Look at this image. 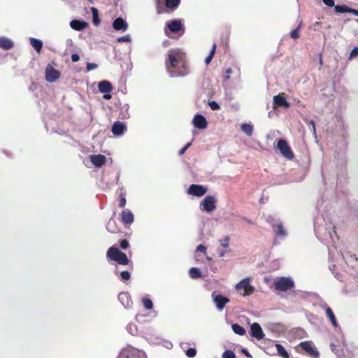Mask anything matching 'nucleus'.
<instances>
[{
  "label": "nucleus",
  "instance_id": "1",
  "mask_svg": "<svg viewBox=\"0 0 358 358\" xmlns=\"http://www.w3.org/2000/svg\"><path fill=\"white\" fill-rule=\"evenodd\" d=\"M165 64L171 78L184 77L189 74L185 54L180 49H170Z\"/></svg>",
  "mask_w": 358,
  "mask_h": 358
},
{
  "label": "nucleus",
  "instance_id": "2",
  "mask_svg": "<svg viewBox=\"0 0 358 358\" xmlns=\"http://www.w3.org/2000/svg\"><path fill=\"white\" fill-rule=\"evenodd\" d=\"M106 256L108 259L113 260L121 265H127L129 262L126 254L121 252L118 248L114 246L110 247L108 250Z\"/></svg>",
  "mask_w": 358,
  "mask_h": 358
},
{
  "label": "nucleus",
  "instance_id": "3",
  "mask_svg": "<svg viewBox=\"0 0 358 358\" xmlns=\"http://www.w3.org/2000/svg\"><path fill=\"white\" fill-rule=\"evenodd\" d=\"M251 282L252 278L247 277L237 283L235 286V288L243 296H250L254 292L255 290L254 287L250 284Z\"/></svg>",
  "mask_w": 358,
  "mask_h": 358
},
{
  "label": "nucleus",
  "instance_id": "4",
  "mask_svg": "<svg viewBox=\"0 0 358 358\" xmlns=\"http://www.w3.org/2000/svg\"><path fill=\"white\" fill-rule=\"evenodd\" d=\"M266 220L272 226L273 230L277 236L282 238L287 236V231L284 228L282 223L280 220L276 219L273 215H269L266 217Z\"/></svg>",
  "mask_w": 358,
  "mask_h": 358
},
{
  "label": "nucleus",
  "instance_id": "5",
  "mask_svg": "<svg viewBox=\"0 0 358 358\" xmlns=\"http://www.w3.org/2000/svg\"><path fill=\"white\" fill-rule=\"evenodd\" d=\"M273 285L275 289L281 292H287L294 287V282L291 277L276 278Z\"/></svg>",
  "mask_w": 358,
  "mask_h": 358
},
{
  "label": "nucleus",
  "instance_id": "6",
  "mask_svg": "<svg viewBox=\"0 0 358 358\" xmlns=\"http://www.w3.org/2000/svg\"><path fill=\"white\" fill-rule=\"evenodd\" d=\"M217 200L214 196H206L200 203V208L203 211L210 213L216 208Z\"/></svg>",
  "mask_w": 358,
  "mask_h": 358
},
{
  "label": "nucleus",
  "instance_id": "7",
  "mask_svg": "<svg viewBox=\"0 0 358 358\" xmlns=\"http://www.w3.org/2000/svg\"><path fill=\"white\" fill-rule=\"evenodd\" d=\"M211 297L214 304L219 311L223 310L225 305L229 302V299L216 292H213L211 294Z\"/></svg>",
  "mask_w": 358,
  "mask_h": 358
},
{
  "label": "nucleus",
  "instance_id": "8",
  "mask_svg": "<svg viewBox=\"0 0 358 358\" xmlns=\"http://www.w3.org/2000/svg\"><path fill=\"white\" fill-rule=\"evenodd\" d=\"M309 356L313 358H319L320 352L315 348L311 341H303L299 345Z\"/></svg>",
  "mask_w": 358,
  "mask_h": 358
},
{
  "label": "nucleus",
  "instance_id": "9",
  "mask_svg": "<svg viewBox=\"0 0 358 358\" xmlns=\"http://www.w3.org/2000/svg\"><path fill=\"white\" fill-rule=\"evenodd\" d=\"M277 146L284 157L289 159H292L294 157V155L290 149V147L285 140L280 139L278 141Z\"/></svg>",
  "mask_w": 358,
  "mask_h": 358
},
{
  "label": "nucleus",
  "instance_id": "10",
  "mask_svg": "<svg viewBox=\"0 0 358 358\" xmlns=\"http://www.w3.org/2000/svg\"><path fill=\"white\" fill-rule=\"evenodd\" d=\"M250 334L252 337L256 338L257 341H261L265 336L260 324L257 322H254L251 324Z\"/></svg>",
  "mask_w": 358,
  "mask_h": 358
},
{
  "label": "nucleus",
  "instance_id": "11",
  "mask_svg": "<svg viewBox=\"0 0 358 358\" xmlns=\"http://www.w3.org/2000/svg\"><path fill=\"white\" fill-rule=\"evenodd\" d=\"M207 192V188L203 185H191L187 190V193L189 194L196 196H201L204 195Z\"/></svg>",
  "mask_w": 358,
  "mask_h": 358
},
{
  "label": "nucleus",
  "instance_id": "12",
  "mask_svg": "<svg viewBox=\"0 0 358 358\" xmlns=\"http://www.w3.org/2000/svg\"><path fill=\"white\" fill-rule=\"evenodd\" d=\"M59 72L52 66L48 65L45 69V79L49 83H54L59 77Z\"/></svg>",
  "mask_w": 358,
  "mask_h": 358
},
{
  "label": "nucleus",
  "instance_id": "13",
  "mask_svg": "<svg viewBox=\"0 0 358 358\" xmlns=\"http://www.w3.org/2000/svg\"><path fill=\"white\" fill-rule=\"evenodd\" d=\"M194 127L199 129H204L207 127L208 122L206 117L201 114H196L192 120Z\"/></svg>",
  "mask_w": 358,
  "mask_h": 358
},
{
  "label": "nucleus",
  "instance_id": "14",
  "mask_svg": "<svg viewBox=\"0 0 358 358\" xmlns=\"http://www.w3.org/2000/svg\"><path fill=\"white\" fill-rule=\"evenodd\" d=\"M126 130L125 124L120 121H116L113 123L112 126V132L115 136H122Z\"/></svg>",
  "mask_w": 358,
  "mask_h": 358
},
{
  "label": "nucleus",
  "instance_id": "15",
  "mask_svg": "<svg viewBox=\"0 0 358 358\" xmlns=\"http://www.w3.org/2000/svg\"><path fill=\"white\" fill-rule=\"evenodd\" d=\"M113 27L116 31H122L124 32L127 30L128 24L122 17H117L113 21Z\"/></svg>",
  "mask_w": 358,
  "mask_h": 358
},
{
  "label": "nucleus",
  "instance_id": "16",
  "mask_svg": "<svg viewBox=\"0 0 358 358\" xmlns=\"http://www.w3.org/2000/svg\"><path fill=\"white\" fill-rule=\"evenodd\" d=\"M118 299L125 308H130L132 306L133 303L128 293H120L118 295Z\"/></svg>",
  "mask_w": 358,
  "mask_h": 358
},
{
  "label": "nucleus",
  "instance_id": "17",
  "mask_svg": "<svg viewBox=\"0 0 358 358\" xmlns=\"http://www.w3.org/2000/svg\"><path fill=\"white\" fill-rule=\"evenodd\" d=\"M322 307L325 310L326 315L330 320L333 327H337L338 324L331 308L329 306H328L327 303H324L323 305H322Z\"/></svg>",
  "mask_w": 358,
  "mask_h": 358
},
{
  "label": "nucleus",
  "instance_id": "18",
  "mask_svg": "<svg viewBox=\"0 0 358 358\" xmlns=\"http://www.w3.org/2000/svg\"><path fill=\"white\" fill-rule=\"evenodd\" d=\"M134 217L129 209L124 210L121 213V220L124 224H131L134 222Z\"/></svg>",
  "mask_w": 358,
  "mask_h": 358
},
{
  "label": "nucleus",
  "instance_id": "19",
  "mask_svg": "<svg viewBox=\"0 0 358 358\" xmlns=\"http://www.w3.org/2000/svg\"><path fill=\"white\" fill-rule=\"evenodd\" d=\"M106 158L103 155H92L90 161L96 167H101L106 163Z\"/></svg>",
  "mask_w": 358,
  "mask_h": 358
},
{
  "label": "nucleus",
  "instance_id": "20",
  "mask_svg": "<svg viewBox=\"0 0 358 358\" xmlns=\"http://www.w3.org/2000/svg\"><path fill=\"white\" fill-rule=\"evenodd\" d=\"M14 47L13 41L6 36H0V48L9 50Z\"/></svg>",
  "mask_w": 358,
  "mask_h": 358
},
{
  "label": "nucleus",
  "instance_id": "21",
  "mask_svg": "<svg viewBox=\"0 0 358 358\" xmlns=\"http://www.w3.org/2000/svg\"><path fill=\"white\" fill-rule=\"evenodd\" d=\"M71 27L76 31H82L88 26V23L78 20H73L70 22Z\"/></svg>",
  "mask_w": 358,
  "mask_h": 358
},
{
  "label": "nucleus",
  "instance_id": "22",
  "mask_svg": "<svg viewBox=\"0 0 358 358\" xmlns=\"http://www.w3.org/2000/svg\"><path fill=\"white\" fill-rule=\"evenodd\" d=\"M98 89L101 93H110L113 90V86L109 81L102 80L99 83Z\"/></svg>",
  "mask_w": 358,
  "mask_h": 358
},
{
  "label": "nucleus",
  "instance_id": "23",
  "mask_svg": "<svg viewBox=\"0 0 358 358\" xmlns=\"http://www.w3.org/2000/svg\"><path fill=\"white\" fill-rule=\"evenodd\" d=\"M120 118L122 120L128 119L130 117L129 106L127 103H120Z\"/></svg>",
  "mask_w": 358,
  "mask_h": 358
},
{
  "label": "nucleus",
  "instance_id": "24",
  "mask_svg": "<svg viewBox=\"0 0 358 358\" xmlns=\"http://www.w3.org/2000/svg\"><path fill=\"white\" fill-rule=\"evenodd\" d=\"M166 27L171 32L176 33L181 29L182 23L178 20H174L167 23Z\"/></svg>",
  "mask_w": 358,
  "mask_h": 358
},
{
  "label": "nucleus",
  "instance_id": "25",
  "mask_svg": "<svg viewBox=\"0 0 358 358\" xmlns=\"http://www.w3.org/2000/svg\"><path fill=\"white\" fill-rule=\"evenodd\" d=\"M273 103L278 106H284L285 108H288L290 105L286 99L280 94L273 96Z\"/></svg>",
  "mask_w": 358,
  "mask_h": 358
},
{
  "label": "nucleus",
  "instance_id": "26",
  "mask_svg": "<svg viewBox=\"0 0 358 358\" xmlns=\"http://www.w3.org/2000/svg\"><path fill=\"white\" fill-rule=\"evenodd\" d=\"M29 41L31 46L36 50V52H39L43 47L42 41L34 38H30Z\"/></svg>",
  "mask_w": 358,
  "mask_h": 358
},
{
  "label": "nucleus",
  "instance_id": "27",
  "mask_svg": "<svg viewBox=\"0 0 358 358\" xmlns=\"http://www.w3.org/2000/svg\"><path fill=\"white\" fill-rule=\"evenodd\" d=\"M106 229L110 233H117L118 231V228L117 227L116 222L113 219H110L106 225Z\"/></svg>",
  "mask_w": 358,
  "mask_h": 358
},
{
  "label": "nucleus",
  "instance_id": "28",
  "mask_svg": "<svg viewBox=\"0 0 358 358\" xmlns=\"http://www.w3.org/2000/svg\"><path fill=\"white\" fill-rule=\"evenodd\" d=\"M275 348L278 352V355L282 357V358H289V354L285 350V348L280 344H275Z\"/></svg>",
  "mask_w": 358,
  "mask_h": 358
},
{
  "label": "nucleus",
  "instance_id": "29",
  "mask_svg": "<svg viewBox=\"0 0 358 358\" xmlns=\"http://www.w3.org/2000/svg\"><path fill=\"white\" fill-rule=\"evenodd\" d=\"M231 329L236 334L239 336H243L246 332L245 329L238 324H233L231 325Z\"/></svg>",
  "mask_w": 358,
  "mask_h": 358
},
{
  "label": "nucleus",
  "instance_id": "30",
  "mask_svg": "<svg viewBox=\"0 0 358 358\" xmlns=\"http://www.w3.org/2000/svg\"><path fill=\"white\" fill-rule=\"evenodd\" d=\"M92 13V21L95 26H98L100 24V20L99 17V10L94 7L91 8Z\"/></svg>",
  "mask_w": 358,
  "mask_h": 358
},
{
  "label": "nucleus",
  "instance_id": "31",
  "mask_svg": "<svg viewBox=\"0 0 358 358\" xmlns=\"http://www.w3.org/2000/svg\"><path fill=\"white\" fill-rule=\"evenodd\" d=\"M241 130L248 136H252L253 132V127L250 124H243L241 125Z\"/></svg>",
  "mask_w": 358,
  "mask_h": 358
},
{
  "label": "nucleus",
  "instance_id": "32",
  "mask_svg": "<svg viewBox=\"0 0 358 358\" xmlns=\"http://www.w3.org/2000/svg\"><path fill=\"white\" fill-rule=\"evenodd\" d=\"M189 275L193 279L199 278L201 276V271L196 267H192L189 271Z\"/></svg>",
  "mask_w": 358,
  "mask_h": 358
},
{
  "label": "nucleus",
  "instance_id": "33",
  "mask_svg": "<svg viewBox=\"0 0 358 358\" xmlns=\"http://www.w3.org/2000/svg\"><path fill=\"white\" fill-rule=\"evenodd\" d=\"M180 0H165L166 7L168 8L176 9L178 7Z\"/></svg>",
  "mask_w": 358,
  "mask_h": 358
},
{
  "label": "nucleus",
  "instance_id": "34",
  "mask_svg": "<svg viewBox=\"0 0 358 358\" xmlns=\"http://www.w3.org/2000/svg\"><path fill=\"white\" fill-rule=\"evenodd\" d=\"M142 303L146 310H150L153 307L152 301L148 298H143Z\"/></svg>",
  "mask_w": 358,
  "mask_h": 358
},
{
  "label": "nucleus",
  "instance_id": "35",
  "mask_svg": "<svg viewBox=\"0 0 358 358\" xmlns=\"http://www.w3.org/2000/svg\"><path fill=\"white\" fill-rule=\"evenodd\" d=\"M348 8H349V7L345 5H343V6L336 5L334 6L335 11L338 13H348Z\"/></svg>",
  "mask_w": 358,
  "mask_h": 358
},
{
  "label": "nucleus",
  "instance_id": "36",
  "mask_svg": "<svg viewBox=\"0 0 358 358\" xmlns=\"http://www.w3.org/2000/svg\"><path fill=\"white\" fill-rule=\"evenodd\" d=\"M215 48H216V45H215V43H214L213 45L211 50L210 51L209 55L205 59V62H206V64H208L211 62V60H212V59L213 57V55L215 54Z\"/></svg>",
  "mask_w": 358,
  "mask_h": 358
},
{
  "label": "nucleus",
  "instance_id": "37",
  "mask_svg": "<svg viewBox=\"0 0 358 358\" xmlns=\"http://www.w3.org/2000/svg\"><path fill=\"white\" fill-rule=\"evenodd\" d=\"M127 331L131 335H136L138 332L137 326L134 324H129L127 327Z\"/></svg>",
  "mask_w": 358,
  "mask_h": 358
},
{
  "label": "nucleus",
  "instance_id": "38",
  "mask_svg": "<svg viewBox=\"0 0 358 358\" xmlns=\"http://www.w3.org/2000/svg\"><path fill=\"white\" fill-rule=\"evenodd\" d=\"M222 358H236V355L233 351L227 350L222 353Z\"/></svg>",
  "mask_w": 358,
  "mask_h": 358
},
{
  "label": "nucleus",
  "instance_id": "39",
  "mask_svg": "<svg viewBox=\"0 0 358 358\" xmlns=\"http://www.w3.org/2000/svg\"><path fill=\"white\" fill-rule=\"evenodd\" d=\"M185 355L188 357L193 358L196 355V350L193 348H189L186 350Z\"/></svg>",
  "mask_w": 358,
  "mask_h": 358
},
{
  "label": "nucleus",
  "instance_id": "40",
  "mask_svg": "<svg viewBox=\"0 0 358 358\" xmlns=\"http://www.w3.org/2000/svg\"><path fill=\"white\" fill-rule=\"evenodd\" d=\"M126 203H127V201H126V198H125V194L121 193L120 194V199H119V206L120 208H124Z\"/></svg>",
  "mask_w": 358,
  "mask_h": 358
},
{
  "label": "nucleus",
  "instance_id": "41",
  "mask_svg": "<svg viewBox=\"0 0 358 358\" xmlns=\"http://www.w3.org/2000/svg\"><path fill=\"white\" fill-rule=\"evenodd\" d=\"M219 242L222 248H227L229 245V238L228 236H225L224 238L220 239Z\"/></svg>",
  "mask_w": 358,
  "mask_h": 358
},
{
  "label": "nucleus",
  "instance_id": "42",
  "mask_svg": "<svg viewBox=\"0 0 358 358\" xmlns=\"http://www.w3.org/2000/svg\"><path fill=\"white\" fill-rule=\"evenodd\" d=\"M120 278L122 280H129L131 278V274L127 271H124L120 273Z\"/></svg>",
  "mask_w": 358,
  "mask_h": 358
},
{
  "label": "nucleus",
  "instance_id": "43",
  "mask_svg": "<svg viewBox=\"0 0 358 358\" xmlns=\"http://www.w3.org/2000/svg\"><path fill=\"white\" fill-rule=\"evenodd\" d=\"M208 105H209L210 109L213 110H217L220 109V106L219 103L215 101H210L208 102Z\"/></svg>",
  "mask_w": 358,
  "mask_h": 358
},
{
  "label": "nucleus",
  "instance_id": "44",
  "mask_svg": "<svg viewBox=\"0 0 358 358\" xmlns=\"http://www.w3.org/2000/svg\"><path fill=\"white\" fill-rule=\"evenodd\" d=\"M308 126L310 131H313V134L315 136H316V128L315 125V122L313 120H310L308 122Z\"/></svg>",
  "mask_w": 358,
  "mask_h": 358
},
{
  "label": "nucleus",
  "instance_id": "45",
  "mask_svg": "<svg viewBox=\"0 0 358 358\" xmlns=\"http://www.w3.org/2000/svg\"><path fill=\"white\" fill-rule=\"evenodd\" d=\"M117 42L122 43V42H130L131 41V36L130 35L127 34L121 37H119L117 39Z\"/></svg>",
  "mask_w": 358,
  "mask_h": 358
},
{
  "label": "nucleus",
  "instance_id": "46",
  "mask_svg": "<svg viewBox=\"0 0 358 358\" xmlns=\"http://www.w3.org/2000/svg\"><path fill=\"white\" fill-rule=\"evenodd\" d=\"M300 26H301V24H299V26L296 29H294L292 31H291L290 36L292 38L297 39V38H299V34L298 33V29L300 28Z\"/></svg>",
  "mask_w": 358,
  "mask_h": 358
},
{
  "label": "nucleus",
  "instance_id": "47",
  "mask_svg": "<svg viewBox=\"0 0 358 358\" xmlns=\"http://www.w3.org/2000/svg\"><path fill=\"white\" fill-rule=\"evenodd\" d=\"M120 246L122 249L126 250L129 248V241L126 239H123L121 241Z\"/></svg>",
  "mask_w": 358,
  "mask_h": 358
},
{
  "label": "nucleus",
  "instance_id": "48",
  "mask_svg": "<svg viewBox=\"0 0 358 358\" xmlns=\"http://www.w3.org/2000/svg\"><path fill=\"white\" fill-rule=\"evenodd\" d=\"M357 55H358V47H355L351 51L350 56H349V59H352V58L357 57Z\"/></svg>",
  "mask_w": 358,
  "mask_h": 358
},
{
  "label": "nucleus",
  "instance_id": "49",
  "mask_svg": "<svg viewBox=\"0 0 358 358\" xmlns=\"http://www.w3.org/2000/svg\"><path fill=\"white\" fill-rule=\"evenodd\" d=\"M97 64L94 63H87V70L88 71L96 69L97 68Z\"/></svg>",
  "mask_w": 358,
  "mask_h": 358
},
{
  "label": "nucleus",
  "instance_id": "50",
  "mask_svg": "<svg viewBox=\"0 0 358 358\" xmlns=\"http://www.w3.org/2000/svg\"><path fill=\"white\" fill-rule=\"evenodd\" d=\"M323 3L329 7H334V0H322Z\"/></svg>",
  "mask_w": 358,
  "mask_h": 358
},
{
  "label": "nucleus",
  "instance_id": "51",
  "mask_svg": "<svg viewBox=\"0 0 358 358\" xmlns=\"http://www.w3.org/2000/svg\"><path fill=\"white\" fill-rule=\"evenodd\" d=\"M231 73H232V70L231 68H229L226 70L225 76H224L225 80H228L230 78Z\"/></svg>",
  "mask_w": 358,
  "mask_h": 358
},
{
  "label": "nucleus",
  "instance_id": "52",
  "mask_svg": "<svg viewBox=\"0 0 358 358\" xmlns=\"http://www.w3.org/2000/svg\"><path fill=\"white\" fill-rule=\"evenodd\" d=\"M196 252H201L203 253H206V247L203 245H199L196 248Z\"/></svg>",
  "mask_w": 358,
  "mask_h": 358
},
{
  "label": "nucleus",
  "instance_id": "53",
  "mask_svg": "<svg viewBox=\"0 0 358 358\" xmlns=\"http://www.w3.org/2000/svg\"><path fill=\"white\" fill-rule=\"evenodd\" d=\"M79 59H80V57L78 54L74 53L71 55L72 62H77L79 61Z\"/></svg>",
  "mask_w": 358,
  "mask_h": 358
},
{
  "label": "nucleus",
  "instance_id": "54",
  "mask_svg": "<svg viewBox=\"0 0 358 358\" xmlns=\"http://www.w3.org/2000/svg\"><path fill=\"white\" fill-rule=\"evenodd\" d=\"M348 13H352V14L355 15V16H358V10H357V9L349 8Z\"/></svg>",
  "mask_w": 358,
  "mask_h": 358
},
{
  "label": "nucleus",
  "instance_id": "55",
  "mask_svg": "<svg viewBox=\"0 0 358 358\" xmlns=\"http://www.w3.org/2000/svg\"><path fill=\"white\" fill-rule=\"evenodd\" d=\"M117 358H129V357H128V355H127V352L122 351V352H120Z\"/></svg>",
  "mask_w": 358,
  "mask_h": 358
},
{
  "label": "nucleus",
  "instance_id": "56",
  "mask_svg": "<svg viewBox=\"0 0 358 358\" xmlns=\"http://www.w3.org/2000/svg\"><path fill=\"white\" fill-rule=\"evenodd\" d=\"M241 352L243 354H244L246 357H251V355L249 353V352L248 351L247 349L245 348H242L241 349Z\"/></svg>",
  "mask_w": 358,
  "mask_h": 358
},
{
  "label": "nucleus",
  "instance_id": "57",
  "mask_svg": "<svg viewBox=\"0 0 358 358\" xmlns=\"http://www.w3.org/2000/svg\"><path fill=\"white\" fill-rule=\"evenodd\" d=\"M112 97L111 94L109 93H105V94L103 96V98L106 100L110 99Z\"/></svg>",
  "mask_w": 358,
  "mask_h": 358
},
{
  "label": "nucleus",
  "instance_id": "58",
  "mask_svg": "<svg viewBox=\"0 0 358 358\" xmlns=\"http://www.w3.org/2000/svg\"><path fill=\"white\" fill-rule=\"evenodd\" d=\"M226 251L223 250H218V255L220 257H223L225 255Z\"/></svg>",
  "mask_w": 358,
  "mask_h": 358
},
{
  "label": "nucleus",
  "instance_id": "59",
  "mask_svg": "<svg viewBox=\"0 0 358 358\" xmlns=\"http://www.w3.org/2000/svg\"><path fill=\"white\" fill-rule=\"evenodd\" d=\"M243 220L245 221L248 224H253V222L249 219H247L245 217L243 218Z\"/></svg>",
  "mask_w": 358,
  "mask_h": 358
},
{
  "label": "nucleus",
  "instance_id": "60",
  "mask_svg": "<svg viewBox=\"0 0 358 358\" xmlns=\"http://www.w3.org/2000/svg\"><path fill=\"white\" fill-rule=\"evenodd\" d=\"M190 145H191V143H187V144L183 147V148H184L185 150H187L189 148V146H190Z\"/></svg>",
  "mask_w": 358,
  "mask_h": 358
},
{
  "label": "nucleus",
  "instance_id": "61",
  "mask_svg": "<svg viewBox=\"0 0 358 358\" xmlns=\"http://www.w3.org/2000/svg\"><path fill=\"white\" fill-rule=\"evenodd\" d=\"M190 145H191V143H187V144L183 147V148H184L185 150H187L189 148V146H190Z\"/></svg>",
  "mask_w": 358,
  "mask_h": 358
},
{
  "label": "nucleus",
  "instance_id": "62",
  "mask_svg": "<svg viewBox=\"0 0 358 358\" xmlns=\"http://www.w3.org/2000/svg\"><path fill=\"white\" fill-rule=\"evenodd\" d=\"M335 277H336L337 279H338L339 280H342L341 275V274L336 273V274H335Z\"/></svg>",
  "mask_w": 358,
  "mask_h": 358
},
{
  "label": "nucleus",
  "instance_id": "63",
  "mask_svg": "<svg viewBox=\"0 0 358 358\" xmlns=\"http://www.w3.org/2000/svg\"><path fill=\"white\" fill-rule=\"evenodd\" d=\"M185 151L186 150L182 148L181 150H180L178 153H179L180 155H183L185 152Z\"/></svg>",
  "mask_w": 358,
  "mask_h": 358
},
{
  "label": "nucleus",
  "instance_id": "64",
  "mask_svg": "<svg viewBox=\"0 0 358 358\" xmlns=\"http://www.w3.org/2000/svg\"><path fill=\"white\" fill-rule=\"evenodd\" d=\"M335 347H336V346H335V345H334V344H331V348L332 351H334V350Z\"/></svg>",
  "mask_w": 358,
  "mask_h": 358
}]
</instances>
